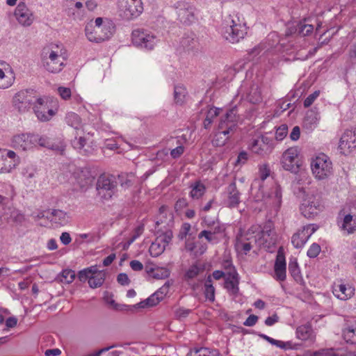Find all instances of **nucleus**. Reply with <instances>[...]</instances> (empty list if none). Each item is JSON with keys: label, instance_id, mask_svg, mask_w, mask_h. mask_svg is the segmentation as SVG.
Segmentation results:
<instances>
[{"label": "nucleus", "instance_id": "1", "mask_svg": "<svg viewBox=\"0 0 356 356\" xmlns=\"http://www.w3.org/2000/svg\"><path fill=\"white\" fill-rule=\"evenodd\" d=\"M65 49L61 44L51 43L43 47L41 60L43 67L49 72L58 73L64 66Z\"/></svg>", "mask_w": 356, "mask_h": 356}, {"label": "nucleus", "instance_id": "2", "mask_svg": "<svg viewBox=\"0 0 356 356\" xmlns=\"http://www.w3.org/2000/svg\"><path fill=\"white\" fill-rule=\"evenodd\" d=\"M238 120L236 106L229 109L225 115L221 116L218 127V131L212 140L213 146L222 147L225 144L229 138V134L235 129Z\"/></svg>", "mask_w": 356, "mask_h": 356}, {"label": "nucleus", "instance_id": "3", "mask_svg": "<svg viewBox=\"0 0 356 356\" xmlns=\"http://www.w3.org/2000/svg\"><path fill=\"white\" fill-rule=\"evenodd\" d=\"M246 33L245 23H242L236 15L234 17L229 15L228 19L225 20L222 29V34L225 40L231 43L238 42L241 39L244 38Z\"/></svg>", "mask_w": 356, "mask_h": 356}, {"label": "nucleus", "instance_id": "4", "mask_svg": "<svg viewBox=\"0 0 356 356\" xmlns=\"http://www.w3.org/2000/svg\"><path fill=\"white\" fill-rule=\"evenodd\" d=\"M131 40L136 47L148 51L152 50L159 42L156 35L143 29L134 30L131 33Z\"/></svg>", "mask_w": 356, "mask_h": 356}, {"label": "nucleus", "instance_id": "5", "mask_svg": "<svg viewBox=\"0 0 356 356\" xmlns=\"http://www.w3.org/2000/svg\"><path fill=\"white\" fill-rule=\"evenodd\" d=\"M165 223L168 228L171 227L174 223L173 214L168 211L167 208L162 206L159 208V215L156 225ZM172 232L170 229H167L165 232L158 230L157 237L158 241L161 242L165 247L170 243L172 238Z\"/></svg>", "mask_w": 356, "mask_h": 356}, {"label": "nucleus", "instance_id": "6", "mask_svg": "<svg viewBox=\"0 0 356 356\" xmlns=\"http://www.w3.org/2000/svg\"><path fill=\"white\" fill-rule=\"evenodd\" d=\"M311 169L317 179L323 180L332 174V163L327 155L320 154L312 160Z\"/></svg>", "mask_w": 356, "mask_h": 356}, {"label": "nucleus", "instance_id": "7", "mask_svg": "<svg viewBox=\"0 0 356 356\" xmlns=\"http://www.w3.org/2000/svg\"><path fill=\"white\" fill-rule=\"evenodd\" d=\"M37 97L33 89L22 90L13 96V106L19 113H25L33 106Z\"/></svg>", "mask_w": 356, "mask_h": 356}, {"label": "nucleus", "instance_id": "8", "mask_svg": "<svg viewBox=\"0 0 356 356\" xmlns=\"http://www.w3.org/2000/svg\"><path fill=\"white\" fill-rule=\"evenodd\" d=\"M116 178L111 175H101L96 183L97 195L103 200H109L115 194L117 188Z\"/></svg>", "mask_w": 356, "mask_h": 356}, {"label": "nucleus", "instance_id": "9", "mask_svg": "<svg viewBox=\"0 0 356 356\" xmlns=\"http://www.w3.org/2000/svg\"><path fill=\"white\" fill-rule=\"evenodd\" d=\"M254 236V242L259 248L270 249L277 243V235L272 221L266 222L263 229Z\"/></svg>", "mask_w": 356, "mask_h": 356}, {"label": "nucleus", "instance_id": "10", "mask_svg": "<svg viewBox=\"0 0 356 356\" xmlns=\"http://www.w3.org/2000/svg\"><path fill=\"white\" fill-rule=\"evenodd\" d=\"M37 134L21 133L14 135L10 140V146L16 150L27 152L36 146Z\"/></svg>", "mask_w": 356, "mask_h": 356}, {"label": "nucleus", "instance_id": "11", "mask_svg": "<svg viewBox=\"0 0 356 356\" xmlns=\"http://www.w3.org/2000/svg\"><path fill=\"white\" fill-rule=\"evenodd\" d=\"M92 26L87 25L86 27V35L88 39L91 42H101L111 37L114 33L115 27L113 24L109 22H106L103 26H99V33L90 31Z\"/></svg>", "mask_w": 356, "mask_h": 356}, {"label": "nucleus", "instance_id": "12", "mask_svg": "<svg viewBox=\"0 0 356 356\" xmlns=\"http://www.w3.org/2000/svg\"><path fill=\"white\" fill-rule=\"evenodd\" d=\"M249 148L254 154L264 156L272 152L273 140L266 136L260 135L251 140Z\"/></svg>", "mask_w": 356, "mask_h": 356}, {"label": "nucleus", "instance_id": "13", "mask_svg": "<svg viewBox=\"0 0 356 356\" xmlns=\"http://www.w3.org/2000/svg\"><path fill=\"white\" fill-rule=\"evenodd\" d=\"M143 11L141 0H127L125 5L119 10L120 17L127 21L138 17Z\"/></svg>", "mask_w": 356, "mask_h": 356}, {"label": "nucleus", "instance_id": "14", "mask_svg": "<svg viewBox=\"0 0 356 356\" xmlns=\"http://www.w3.org/2000/svg\"><path fill=\"white\" fill-rule=\"evenodd\" d=\"M298 156V151L297 148L291 147L287 149L282 156L281 164L282 168L292 173H298L301 165Z\"/></svg>", "mask_w": 356, "mask_h": 356}, {"label": "nucleus", "instance_id": "15", "mask_svg": "<svg viewBox=\"0 0 356 356\" xmlns=\"http://www.w3.org/2000/svg\"><path fill=\"white\" fill-rule=\"evenodd\" d=\"M178 19L184 24L189 25L195 21V8L186 1H177L175 3Z\"/></svg>", "mask_w": 356, "mask_h": 356}, {"label": "nucleus", "instance_id": "16", "mask_svg": "<svg viewBox=\"0 0 356 356\" xmlns=\"http://www.w3.org/2000/svg\"><path fill=\"white\" fill-rule=\"evenodd\" d=\"M321 209V204L319 199L314 195L304 199L300 206L302 215L307 218H314Z\"/></svg>", "mask_w": 356, "mask_h": 356}, {"label": "nucleus", "instance_id": "17", "mask_svg": "<svg viewBox=\"0 0 356 356\" xmlns=\"http://www.w3.org/2000/svg\"><path fill=\"white\" fill-rule=\"evenodd\" d=\"M356 148V131L346 129L341 135L338 149L342 154H347Z\"/></svg>", "mask_w": 356, "mask_h": 356}, {"label": "nucleus", "instance_id": "18", "mask_svg": "<svg viewBox=\"0 0 356 356\" xmlns=\"http://www.w3.org/2000/svg\"><path fill=\"white\" fill-rule=\"evenodd\" d=\"M33 108L38 119L43 122L49 120L55 114L54 110L49 108L47 103L40 97H37Z\"/></svg>", "mask_w": 356, "mask_h": 356}, {"label": "nucleus", "instance_id": "19", "mask_svg": "<svg viewBox=\"0 0 356 356\" xmlns=\"http://www.w3.org/2000/svg\"><path fill=\"white\" fill-rule=\"evenodd\" d=\"M14 15L17 22L24 26H30L34 19L32 12L24 2H20L17 5Z\"/></svg>", "mask_w": 356, "mask_h": 356}, {"label": "nucleus", "instance_id": "20", "mask_svg": "<svg viewBox=\"0 0 356 356\" xmlns=\"http://www.w3.org/2000/svg\"><path fill=\"white\" fill-rule=\"evenodd\" d=\"M286 277V264L285 257L282 253L278 252L275 265L273 278L278 282H284Z\"/></svg>", "mask_w": 356, "mask_h": 356}, {"label": "nucleus", "instance_id": "21", "mask_svg": "<svg viewBox=\"0 0 356 356\" xmlns=\"http://www.w3.org/2000/svg\"><path fill=\"white\" fill-rule=\"evenodd\" d=\"M230 268V271L228 273V277L225 280V288L228 291H230L233 294H236L238 292V273L235 270L232 265L227 261L226 268Z\"/></svg>", "mask_w": 356, "mask_h": 356}, {"label": "nucleus", "instance_id": "22", "mask_svg": "<svg viewBox=\"0 0 356 356\" xmlns=\"http://www.w3.org/2000/svg\"><path fill=\"white\" fill-rule=\"evenodd\" d=\"M343 339L349 343H356V320L351 319L346 321L342 330Z\"/></svg>", "mask_w": 356, "mask_h": 356}, {"label": "nucleus", "instance_id": "23", "mask_svg": "<svg viewBox=\"0 0 356 356\" xmlns=\"http://www.w3.org/2000/svg\"><path fill=\"white\" fill-rule=\"evenodd\" d=\"M227 199L226 205L229 208L236 207L240 203V193L236 188V183L232 182L227 187Z\"/></svg>", "mask_w": 356, "mask_h": 356}, {"label": "nucleus", "instance_id": "24", "mask_svg": "<svg viewBox=\"0 0 356 356\" xmlns=\"http://www.w3.org/2000/svg\"><path fill=\"white\" fill-rule=\"evenodd\" d=\"M72 147L79 152V153L83 155H90L93 151L94 148L92 145L88 143L87 139L85 137L79 136V138L75 137L72 140Z\"/></svg>", "mask_w": 356, "mask_h": 356}, {"label": "nucleus", "instance_id": "25", "mask_svg": "<svg viewBox=\"0 0 356 356\" xmlns=\"http://www.w3.org/2000/svg\"><path fill=\"white\" fill-rule=\"evenodd\" d=\"M355 289L350 285L343 284L334 286L333 293L339 299L346 300L350 298L354 294Z\"/></svg>", "mask_w": 356, "mask_h": 356}, {"label": "nucleus", "instance_id": "26", "mask_svg": "<svg viewBox=\"0 0 356 356\" xmlns=\"http://www.w3.org/2000/svg\"><path fill=\"white\" fill-rule=\"evenodd\" d=\"M320 115L316 108L309 110L305 118L304 125L309 130H314L318 124Z\"/></svg>", "mask_w": 356, "mask_h": 356}, {"label": "nucleus", "instance_id": "27", "mask_svg": "<svg viewBox=\"0 0 356 356\" xmlns=\"http://www.w3.org/2000/svg\"><path fill=\"white\" fill-rule=\"evenodd\" d=\"M252 229H249L245 238L241 239L237 241L236 248L241 249L245 254H247L253 247L254 235H252L254 232Z\"/></svg>", "mask_w": 356, "mask_h": 356}, {"label": "nucleus", "instance_id": "28", "mask_svg": "<svg viewBox=\"0 0 356 356\" xmlns=\"http://www.w3.org/2000/svg\"><path fill=\"white\" fill-rule=\"evenodd\" d=\"M288 268L289 274L294 279V280L297 283H301L302 281V277L300 273V268L296 259H291L289 261Z\"/></svg>", "mask_w": 356, "mask_h": 356}, {"label": "nucleus", "instance_id": "29", "mask_svg": "<svg viewBox=\"0 0 356 356\" xmlns=\"http://www.w3.org/2000/svg\"><path fill=\"white\" fill-rule=\"evenodd\" d=\"M308 239V235H306L305 232L301 229L293 235L291 243L296 248H300L306 243Z\"/></svg>", "mask_w": 356, "mask_h": 356}, {"label": "nucleus", "instance_id": "30", "mask_svg": "<svg viewBox=\"0 0 356 356\" xmlns=\"http://www.w3.org/2000/svg\"><path fill=\"white\" fill-rule=\"evenodd\" d=\"M313 330L310 324L302 325L297 327V337L301 340H307L311 338Z\"/></svg>", "mask_w": 356, "mask_h": 356}, {"label": "nucleus", "instance_id": "31", "mask_svg": "<svg viewBox=\"0 0 356 356\" xmlns=\"http://www.w3.org/2000/svg\"><path fill=\"white\" fill-rule=\"evenodd\" d=\"M221 109L218 108H211L207 113L206 118L203 122V127L205 129H209L213 120L220 115Z\"/></svg>", "mask_w": 356, "mask_h": 356}, {"label": "nucleus", "instance_id": "32", "mask_svg": "<svg viewBox=\"0 0 356 356\" xmlns=\"http://www.w3.org/2000/svg\"><path fill=\"white\" fill-rule=\"evenodd\" d=\"M204 296L207 300L213 302L215 300V288L213 286L211 275H209L204 282Z\"/></svg>", "mask_w": 356, "mask_h": 356}, {"label": "nucleus", "instance_id": "33", "mask_svg": "<svg viewBox=\"0 0 356 356\" xmlns=\"http://www.w3.org/2000/svg\"><path fill=\"white\" fill-rule=\"evenodd\" d=\"M191 187L190 196L193 199H199L205 193L206 187L200 181H195Z\"/></svg>", "mask_w": 356, "mask_h": 356}, {"label": "nucleus", "instance_id": "34", "mask_svg": "<svg viewBox=\"0 0 356 356\" xmlns=\"http://www.w3.org/2000/svg\"><path fill=\"white\" fill-rule=\"evenodd\" d=\"M161 301V298L158 297V294L154 293L146 300L132 306L134 308H145L146 307H153L156 305Z\"/></svg>", "mask_w": 356, "mask_h": 356}, {"label": "nucleus", "instance_id": "35", "mask_svg": "<svg viewBox=\"0 0 356 356\" xmlns=\"http://www.w3.org/2000/svg\"><path fill=\"white\" fill-rule=\"evenodd\" d=\"M181 44L187 50H193L197 47L198 41L193 34H191L184 37L181 39Z\"/></svg>", "mask_w": 356, "mask_h": 356}, {"label": "nucleus", "instance_id": "36", "mask_svg": "<svg viewBox=\"0 0 356 356\" xmlns=\"http://www.w3.org/2000/svg\"><path fill=\"white\" fill-rule=\"evenodd\" d=\"M105 273L100 271L97 275L89 277V286L92 289L101 286L105 280Z\"/></svg>", "mask_w": 356, "mask_h": 356}, {"label": "nucleus", "instance_id": "37", "mask_svg": "<svg viewBox=\"0 0 356 356\" xmlns=\"http://www.w3.org/2000/svg\"><path fill=\"white\" fill-rule=\"evenodd\" d=\"M165 249V246L161 243L158 241V239L152 243L149 252L152 257H158L161 254Z\"/></svg>", "mask_w": 356, "mask_h": 356}, {"label": "nucleus", "instance_id": "38", "mask_svg": "<svg viewBox=\"0 0 356 356\" xmlns=\"http://www.w3.org/2000/svg\"><path fill=\"white\" fill-rule=\"evenodd\" d=\"M314 31V26L312 24L299 22L297 24L296 31H298V35L300 36H307L310 35Z\"/></svg>", "mask_w": 356, "mask_h": 356}, {"label": "nucleus", "instance_id": "39", "mask_svg": "<svg viewBox=\"0 0 356 356\" xmlns=\"http://www.w3.org/2000/svg\"><path fill=\"white\" fill-rule=\"evenodd\" d=\"M186 95V88L181 86H176L174 89V98L177 104H181Z\"/></svg>", "mask_w": 356, "mask_h": 356}, {"label": "nucleus", "instance_id": "40", "mask_svg": "<svg viewBox=\"0 0 356 356\" xmlns=\"http://www.w3.org/2000/svg\"><path fill=\"white\" fill-rule=\"evenodd\" d=\"M353 221V220L352 215L347 214L344 216L341 227L343 229L346 230L348 234L352 233L356 227V223L355 222L352 223Z\"/></svg>", "mask_w": 356, "mask_h": 356}, {"label": "nucleus", "instance_id": "41", "mask_svg": "<svg viewBox=\"0 0 356 356\" xmlns=\"http://www.w3.org/2000/svg\"><path fill=\"white\" fill-rule=\"evenodd\" d=\"M15 168V164L8 165L6 163V156L3 154L2 150L0 149V173L10 172Z\"/></svg>", "mask_w": 356, "mask_h": 356}, {"label": "nucleus", "instance_id": "42", "mask_svg": "<svg viewBox=\"0 0 356 356\" xmlns=\"http://www.w3.org/2000/svg\"><path fill=\"white\" fill-rule=\"evenodd\" d=\"M13 78L8 77L5 74L2 69H0V88L6 89L10 87L13 83Z\"/></svg>", "mask_w": 356, "mask_h": 356}, {"label": "nucleus", "instance_id": "43", "mask_svg": "<svg viewBox=\"0 0 356 356\" xmlns=\"http://www.w3.org/2000/svg\"><path fill=\"white\" fill-rule=\"evenodd\" d=\"M169 275L170 271L166 268L156 266L152 275V277L155 279L160 280L167 278Z\"/></svg>", "mask_w": 356, "mask_h": 356}, {"label": "nucleus", "instance_id": "44", "mask_svg": "<svg viewBox=\"0 0 356 356\" xmlns=\"http://www.w3.org/2000/svg\"><path fill=\"white\" fill-rule=\"evenodd\" d=\"M6 163L8 165L15 164V168L19 163V157L13 150H8L6 154Z\"/></svg>", "mask_w": 356, "mask_h": 356}, {"label": "nucleus", "instance_id": "45", "mask_svg": "<svg viewBox=\"0 0 356 356\" xmlns=\"http://www.w3.org/2000/svg\"><path fill=\"white\" fill-rule=\"evenodd\" d=\"M51 215L54 216V220L59 223H64L67 221V213L60 209H53Z\"/></svg>", "mask_w": 356, "mask_h": 356}, {"label": "nucleus", "instance_id": "46", "mask_svg": "<svg viewBox=\"0 0 356 356\" xmlns=\"http://www.w3.org/2000/svg\"><path fill=\"white\" fill-rule=\"evenodd\" d=\"M203 270L201 266L194 264L191 266L186 273V277L188 279H193L199 273Z\"/></svg>", "mask_w": 356, "mask_h": 356}, {"label": "nucleus", "instance_id": "47", "mask_svg": "<svg viewBox=\"0 0 356 356\" xmlns=\"http://www.w3.org/2000/svg\"><path fill=\"white\" fill-rule=\"evenodd\" d=\"M195 353L197 356H217L218 355V352L217 350H210L207 348H196L195 350Z\"/></svg>", "mask_w": 356, "mask_h": 356}, {"label": "nucleus", "instance_id": "48", "mask_svg": "<svg viewBox=\"0 0 356 356\" xmlns=\"http://www.w3.org/2000/svg\"><path fill=\"white\" fill-rule=\"evenodd\" d=\"M203 237H204L209 243H215L218 241L216 236L211 231H209V230H202L198 234L199 238H202Z\"/></svg>", "mask_w": 356, "mask_h": 356}, {"label": "nucleus", "instance_id": "49", "mask_svg": "<svg viewBox=\"0 0 356 356\" xmlns=\"http://www.w3.org/2000/svg\"><path fill=\"white\" fill-rule=\"evenodd\" d=\"M288 133V127L286 124H282L275 131V138L277 140H282Z\"/></svg>", "mask_w": 356, "mask_h": 356}, {"label": "nucleus", "instance_id": "50", "mask_svg": "<svg viewBox=\"0 0 356 356\" xmlns=\"http://www.w3.org/2000/svg\"><path fill=\"white\" fill-rule=\"evenodd\" d=\"M65 120L68 124L74 127L75 128H76L79 124V117L74 113H68Z\"/></svg>", "mask_w": 356, "mask_h": 356}, {"label": "nucleus", "instance_id": "51", "mask_svg": "<svg viewBox=\"0 0 356 356\" xmlns=\"http://www.w3.org/2000/svg\"><path fill=\"white\" fill-rule=\"evenodd\" d=\"M61 275L64 278L65 282L68 284L72 282L76 277L75 272L70 269L63 270Z\"/></svg>", "mask_w": 356, "mask_h": 356}, {"label": "nucleus", "instance_id": "52", "mask_svg": "<svg viewBox=\"0 0 356 356\" xmlns=\"http://www.w3.org/2000/svg\"><path fill=\"white\" fill-rule=\"evenodd\" d=\"M321 252V247L318 244L314 243L307 251V256L310 258L316 257Z\"/></svg>", "mask_w": 356, "mask_h": 356}, {"label": "nucleus", "instance_id": "53", "mask_svg": "<svg viewBox=\"0 0 356 356\" xmlns=\"http://www.w3.org/2000/svg\"><path fill=\"white\" fill-rule=\"evenodd\" d=\"M47 148L63 154L65 149V145L62 141H59L58 143L51 141L50 145Z\"/></svg>", "mask_w": 356, "mask_h": 356}, {"label": "nucleus", "instance_id": "54", "mask_svg": "<svg viewBox=\"0 0 356 356\" xmlns=\"http://www.w3.org/2000/svg\"><path fill=\"white\" fill-rule=\"evenodd\" d=\"M248 160V154L245 151L241 152L234 163L235 166H241L244 165Z\"/></svg>", "mask_w": 356, "mask_h": 356}, {"label": "nucleus", "instance_id": "55", "mask_svg": "<svg viewBox=\"0 0 356 356\" xmlns=\"http://www.w3.org/2000/svg\"><path fill=\"white\" fill-rule=\"evenodd\" d=\"M320 91L316 90L313 93L310 94L304 101V106L305 108L309 107L316 98L319 96Z\"/></svg>", "mask_w": 356, "mask_h": 356}, {"label": "nucleus", "instance_id": "56", "mask_svg": "<svg viewBox=\"0 0 356 356\" xmlns=\"http://www.w3.org/2000/svg\"><path fill=\"white\" fill-rule=\"evenodd\" d=\"M58 92L62 99L67 100L71 97L72 92L69 88L60 86L58 88Z\"/></svg>", "mask_w": 356, "mask_h": 356}, {"label": "nucleus", "instance_id": "57", "mask_svg": "<svg viewBox=\"0 0 356 356\" xmlns=\"http://www.w3.org/2000/svg\"><path fill=\"white\" fill-rule=\"evenodd\" d=\"M318 229V226L316 224H309L302 227V231L309 237Z\"/></svg>", "mask_w": 356, "mask_h": 356}, {"label": "nucleus", "instance_id": "58", "mask_svg": "<svg viewBox=\"0 0 356 356\" xmlns=\"http://www.w3.org/2000/svg\"><path fill=\"white\" fill-rule=\"evenodd\" d=\"M36 144H39L40 146L44 147H48L50 145L51 140L47 136H40L37 134V138L35 139Z\"/></svg>", "mask_w": 356, "mask_h": 356}, {"label": "nucleus", "instance_id": "59", "mask_svg": "<svg viewBox=\"0 0 356 356\" xmlns=\"http://www.w3.org/2000/svg\"><path fill=\"white\" fill-rule=\"evenodd\" d=\"M250 102L253 104H257L261 101V97L259 92L257 91V88L255 89V91L253 92V89H252L250 95H249Z\"/></svg>", "mask_w": 356, "mask_h": 356}, {"label": "nucleus", "instance_id": "60", "mask_svg": "<svg viewBox=\"0 0 356 356\" xmlns=\"http://www.w3.org/2000/svg\"><path fill=\"white\" fill-rule=\"evenodd\" d=\"M191 226L189 223L185 222L182 225L179 236L181 239L185 238L188 234H189V232L191 230Z\"/></svg>", "mask_w": 356, "mask_h": 356}, {"label": "nucleus", "instance_id": "61", "mask_svg": "<svg viewBox=\"0 0 356 356\" xmlns=\"http://www.w3.org/2000/svg\"><path fill=\"white\" fill-rule=\"evenodd\" d=\"M118 282L122 286H127L130 283V280L126 273H120L117 277Z\"/></svg>", "mask_w": 356, "mask_h": 356}, {"label": "nucleus", "instance_id": "62", "mask_svg": "<svg viewBox=\"0 0 356 356\" xmlns=\"http://www.w3.org/2000/svg\"><path fill=\"white\" fill-rule=\"evenodd\" d=\"M313 356H339L333 349L322 350L314 353Z\"/></svg>", "mask_w": 356, "mask_h": 356}, {"label": "nucleus", "instance_id": "63", "mask_svg": "<svg viewBox=\"0 0 356 356\" xmlns=\"http://www.w3.org/2000/svg\"><path fill=\"white\" fill-rule=\"evenodd\" d=\"M225 229L222 225H221L218 222H213V226L210 228L209 231H211L215 236L217 234H221L224 232Z\"/></svg>", "mask_w": 356, "mask_h": 356}, {"label": "nucleus", "instance_id": "64", "mask_svg": "<svg viewBox=\"0 0 356 356\" xmlns=\"http://www.w3.org/2000/svg\"><path fill=\"white\" fill-rule=\"evenodd\" d=\"M270 175V169L267 165H264L259 168V177L261 180H265Z\"/></svg>", "mask_w": 356, "mask_h": 356}]
</instances>
